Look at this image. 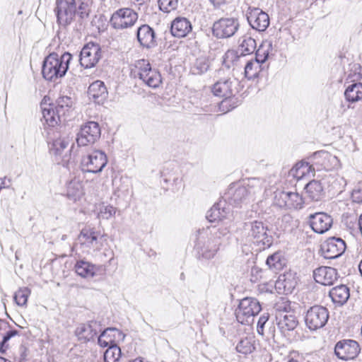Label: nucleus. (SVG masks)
<instances>
[{"instance_id":"nucleus-1","label":"nucleus","mask_w":362,"mask_h":362,"mask_svg":"<svg viewBox=\"0 0 362 362\" xmlns=\"http://www.w3.org/2000/svg\"><path fill=\"white\" fill-rule=\"evenodd\" d=\"M229 233L226 227H208L199 231L196 245L199 253L202 257L210 259L214 257L219 250L222 238Z\"/></svg>"},{"instance_id":"nucleus-2","label":"nucleus","mask_w":362,"mask_h":362,"mask_svg":"<svg viewBox=\"0 0 362 362\" xmlns=\"http://www.w3.org/2000/svg\"><path fill=\"white\" fill-rule=\"evenodd\" d=\"M71 55L65 52L62 56L57 53L49 54L44 60L42 69L43 77L47 81H55L66 73Z\"/></svg>"},{"instance_id":"nucleus-3","label":"nucleus","mask_w":362,"mask_h":362,"mask_svg":"<svg viewBox=\"0 0 362 362\" xmlns=\"http://www.w3.org/2000/svg\"><path fill=\"white\" fill-rule=\"evenodd\" d=\"M267 225L262 221H252L246 222L242 230L243 238L246 241H252L263 247H269L272 243V237L267 234Z\"/></svg>"},{"instance_id":"nucleus-4","label":"nucleus","mask_w":362,"mask_h":362,"mask_svg":"<svg viewBox=\"0 0 362 362\" xmlns=\"http://www.w3.org/2000/svg\"><path fill=\"white\" fill-rule=\"evenodd\" d=\"M262 308L259 302L253 298H245L240 300L235 310L237 320L241 324H249Z\"/></svg>"},{"instance_id":"nucleus-5","label":"nucleus","mask_w":362,"mask_h":362,"mask_svg":"<svg viewBox=\"0 0 362 362\" xmlns=\"http://www.w3.org/2000/svg\"><path fill=\"white\" fill-rule=\"evenodd\" d=\"M328 319V310L321 305L310 307L305 316V325L310 330H317L323 327Z\"/></svg>"},{"instance_id":"nucleus-6","label":"nucleus","mask_w":362,"mask_h":362,"mask_svg":"<svg viewBox=\"0 0 362 362\" xmlns=\"http://www.w3.org/2000/svg\"><path fill=\"white\" fill-rule=\"evenodd\" d=\"M138 20V14L130 8H122L115 11L110 18L111 25L117 30L132 27Z\"/></svg>"},{"instance_id":"nucleus-7","label":"nucleus","mask_w":362,"mask_h":362,"mask_svg":"<svg viewBox=\"0 0 362 362\" xmlns=\"http://www.w3.org/2000/svg\"><path fill=\"white\" fill-rule=\"evenodd\" d=\"M238 20L234 18H222L214 23L212 34L218 39L233 36L239 29Z\"/></svg>"},{"instance_id":"nucleus-8","label":"nucleus","mask_w":362,"mask_h":362,"mask_svg":"<svg viewBox=\"0 0 362 362\" xmlns=\"http://www.w3.org/2000/svg\"><path fill=\"white\" fill-rule=\"evenodd\" d=\"M58 23L63 26L69 25L76 13V0H57L56 8Z\"/></svg>"},{"instance_id":"nucleus-9","label":"nucleus","mask_w":362,"mask_h":362,"mask_svg":"<svg viewBox=\"0 0 362 362\" xmlns=\"http://www.w3.org/2000/svg\"><path fill=\"white\" fill-rule=\"evenodd\" d=\"M107 163L105 153L100 150H95L83 158L81 160L82 170L86 172L100 173Z\"/></svg>"},{"instance_id":"nucleus-10","label":"nucleus","mask_w":362,"mask_h":362,"mask_svg":"<svg viewBox=\"0 0 362 362\" xmlns=\"http://www.w3.org/2000/svg\"><path fill=\"white\" fill-rule=\"evenodd\" d=\"M361 351L358 343L352 339H343L338 341L334 346V354L342 361L356 358Z\"/></svg>"},{"instance_id":"nucleus-11","label":"nucleus","mask_w":362,"mask_h":362,"mask_svg":"<svg viewBox=\"0 0 362 362\" xmlns=\"http://www.w3.org/2000/svg\"><path fill=\"white\" fill-rule=\"evenodd\" d=\"M100 128L95 122H88L81 126L76 142L80 146L94 144L100 137Z\"/></svg>"},{"instance_id":"nucleus-12","label":"nucleus","mask_w":362,"mask_h":362,"mask_svg":"<svg viewBox=\"0 0 362 362\" xmlns=\"http://www.w3.org/2000/svg\"><path fill=\"white\" fill-rule=\"evenodd\" d=\"M101 49L98 44H86L80 53V64L85 69L95 66L101 58Z\"/></svg>"},{"instance_id":"nucleus-13","label":"nucleus","mask_w":362,"mask_h":362,"mask_svg":"<svg viewBox=\"0 0 362 362\" xmlns=\"http://www.w3.org/2000/svg\"><path fill=\"white\" fill-rule=\"evenodd\" d=\"M275 200L280 207L288 209H300L303 206V199L297 192H277L275 193Z\"/></svg>"},{"instance_id":"nucleus-14","label":"nucleus","mask_w":362,"mask_h":362,"mask_svg":"<svg viewBox=\"0 0 362 362\" xmlns=\"http://www.w3.org/2000/svg\"><path fill=\"white\" fill-rule=\"evenodd\" d=\"M346 250L345 242L340 238H328L322 245V256L325 259H335L341 256Z\"/></svg>"},{"instance_id":"nucleus-15","label":"nucleus","mask_w":362,"mask_h":362,"mask_svg":"<svg viewBox=\"0 0 362 362\" xmlns=\"http://www.w3.org/2000/svg\"><path fill=\"white\" fill-rule=\"evenodd\" d=\"M247 19L250 26L258 31H264L269 25L267 13L258 8H249Z\"/></svg>"},{"instance_id":"nucleus-16","label":"nucleus","mask_w":362,"mask_h":362,"mask_svg":"<svg viewBox=\"0 0 362 362\" xmlns=\"http://www.w3.org/2000/svg\"><path fill=\"white\" fill-rule=\"evenodd\" d=\"M100 331V324L97 321L91 320L88 323L78 325L75 330V334L79 341L87 342L93 340Z\"/></svg>"},{"instance_id":"nucleus-17","label":"nucleus","mask_w":362,"mask_h":362,"mask_svg":"<svg viewBox=\"0 0 362 362\" xmlns=\"http://www.w3.org/2000/svg\"><path fill=\"white\" fill-rule=\"evenodd\" d=\"M309 223L313 231L322 234L329 230L333 223V220L327 214L319 212L310 215Z\"/></svg>"},{"instance_id":"nucleus-18","label":"nucleus","mask_w":362,"mask_h":362,"mask_svg":"<svg viewBox=\"0 0 362 362\" xmlns=\"http://www.w3.org/2000/svg\"><path fill=\"white\" fill-rule=\"evenodd\" d=\"M225 197L230 204L235 206L250 200L248 191H247L243 185H231L225 194Z\"/></svg>"},{"instance_id":"nucleus-19","label":"nucleus","mask_w":362,"mask_h":362,"mask_svg":"<svg viewBox=\"0 0 362 362\" xmlns=\"http://www.w3.org/2000/svg\"><path fill=\"white\" fill-rule=\"evenodd\" d=\"M136 37L140 45L144 48L151 49L157 45L155 31L147 24L141 25L138 28Z\"/></svg>"},{"instance_id":"nucleus-20","label":"nucleus","mask_w":362,"mask_h":362,"mask_svg":"<svg viewBox=\"0 0 362 362\" xmlns=\"http://www.w3.org/2000/svg\"><path fill=\"white\" fill-rule=\"evenodd\" d=\"M313 277L316 282L330 286L338 279V273L334 268L329 267H320L313 272Z\"/></svg>"},{"instance_id":"nucleus-21","label":"nucleus","mask_w":362,"mask_h":362,"mask_svg":"<svg viewBox=\"0 0 362 362\" xmlns=\"http://www.w3.org/2000/svg\"><path fill=\"white\" fill-rule=\"evenodd\" d=\"M192 30L191 22L184 17H177L171 23L170 32L174 37L178 38L187 36Z\"/></svg>"},{"instance_id":"nucleus-22","label":"nucleus","mask_w":362,"mask_h":362,"mask_svg":"<svg viewBox=\"0 0 362 362\" xmlns=\"http://www.w3.org/2000/svg\"><path fill=\"white\" fill-rule=\"evenodd\" d=\"M88 94L95 103L103 104L107 98L108 92L103 81H95L89 86Z\"/></svg>"},{"instance_id":"nucleus-23","label":"nucleus","mask_w":362,"mask_h":362,"mask_svg":"<svg viewBox=\"0 0 362 362\" xmlns=\"http://www.w3.org/2000/svg\"><path fill=\"white\" fill-rule=\"evenodd\" d=\"M277 326L281 332L292 331L298 325V321L294 312L290 313H279L276 314Z\"/></svg>"},{"instance_id":"nucleus-24","label":"nucleus","mask_w":362,"mask_h":362,"mask_svg":"<svg viewBox=\"0 0 362 362\" xmlns=\"http://www.w3.org/2000/svg\"><path fill=\"white\" fill-rule=\"evenodd\" d=\"M101 236L99 231L95 230L94 228L86 227L83 228L78 236V240L81 244L87 245L88 247L98 248V238Z\"/></svg>"},{"instance_id":"nucleus-25","label":"nucleus","mask_w":362,"mask_h":362,"mask_svg":"<svg viewBox=\"0 0 362 362\" xmlns=\"http://www.w3.org/2000/svg\"><path fill=\"white\" fill-rule=\"evenodd\" d=\"M231 84L232 82L229 79H221L213 86L212 93L220 98H230L233 95Z\"/></svg>"},{"instance_id":"nucleus-26","label":"nucleus","mask_w":362,"mask_h":362,"mask_svg":"<svg viewBox=\"0 0 362 362\" xmlns=\"http://www.w3.org/2000/svg\"><path fill=\"white\" fill-rule=\"evenodd\" d=\"M42 117L45 120V122L49 127H55L63 119L66 120V118L63 117L62 114L58 113L56 107H53L49 105V107H42Z\"/></svg>"},{"instance_id":"nucleus-27","label":"nucleus","mask_w":362,"mask_h":362,"mask_svg":"<svg viewBox=\"0 0 362 362\" xmlns=\"http://www.w3.org/2000/svg\"><path fill=\"white\" fill-rule=\"evenodd\" d=\"M329 296L334 303L339 305L344 304L350 296L349 289L345 285H340L332 288L329 291Z\"/></svg>"},{"instance_id":"nucleus-28","label":"nucleus","mask_w":362,"mask_h":362,"mask_svg":"<svg viewBox=\"0 0 362 362\" xmlns=\"http://www.w3.org/2000/svg\"><path fill=\"white\" fill-rule=\"evenodd\" d=\"M69 144V141L66 138L57 139L53 141L50 151L56 156L60 157L62 161H67L69 160V156L67 155L69 151L64 154L63 153L68 147Z\"/></svg>"},{"instance_id":"nucleus-29","label":"nucleus","mask_w":362,"mask_h":362,"mask_svg":"<svg viewBox=\"0 0 362 362\" xmlns=\"http://www.w3.org/2000/svg\"><path fill=\"white\" fill-rule=\"evenodd\" d=\"M305 193L312 201H319L323 197V187L321 183L317 180H312L308 182L305 187Z\"/></svg>"},{"instance_id":"nucleus-30","label":"nucleus","mask_w":362,"mask_h":362,"mask_svg":"<svg viewBox=\"0 0 362 362\" xmlns=\"http://www.w3.org/2000/svg\"><path fill=\"white\" fill-rule=\"evenodd\" d=\"M83 194V188L80 180L74 178L71 180L66 187L67 197L74 201L80 199Z\"/></svg>"},{"instance_id":"nucleus-31","label":"nucleus","mask_w":362,"mask_h":362,"mask_svg":"<svg viewBox=\"0 0 362 362\" xmlns=\"http://www.w3.org/2000/svg\"><path fill=\"white\" fill-rule=\"evenodd\" d=\"M256 49V42L250 35H243L238 40V50L240 55L245 56L254 52Z\"/></svg>"},{"instance_id":"nucleus-32","label":"nucleus","mask_w":362,"mask_h":362,"mask_svg":"<svg viewBox=\"0 0 362 362\" xmlns=\"http://www.w3.org/2000/svg\"><path fill=\"white\" fill-rule=\"evenodd\" d=\"M264 181L259 178L252 177L247 180V182L244 183V186L248 191V197L250 199H252L253 197L262 192L264 187Z\"/></svg>"},{"instance_id":"nucleus-33","label":"nucleus","mask_w":362,"mask_h":362,"mask_svg":"<svg viewBox=\"0 0 362 362\" xmlns=\"http://www.w3.org/2000/svg\"><path fill=\"white\" fill-rule=\"evenodd\" d=\"M75 270L77 274L84 278L94 276L96 272L95 265L82 260L76 262Z\"/></svg>"},{"instance_id":"nucleus-34","label":"nucleus","mask_w":362,"mask_h":362,"mask_svg":"<svg viewBox=\"0 0 362 362\" xmlns=\"http://www.w3.org/2000/svg\"><path fill=\"white\" fill-rule=\"evenodd\" d=\"M344 96L349 102H356L362 99V83H355L349 85L345 92Z\"/></svg>"},{"instance_id":"nucleus-35","label":"nucleus","mask_w":362,"mask_h":362,"mask_svg":"<svg viewBox=\"0 0 362 362\" xmlns=\"http://www.w3.org/2000/svg\"><path fill=\"white\" fill-rule=\"evenodd\" d=\"M74 104L73 98L69 96H60L56 100L57 111L58 113L62 114L65 118L66 114L72 110Z\"/></svg>"},{"instance_id":"nucleus-36","label":"nucleus","mask_w":362,"mask_h":362,"mask_svg":"<svg viewBox=\"0 0 362 362\" xmlns=\"http://www.w3.org/2000/svg\"><path fill=\"white\" fill-rule=\"evenodd\" d=\"M149 87L156 88L161 83V76L156 69L148 70V72L141 75V78Z\"/></svg>"},{"instance_id":"nucleus-37","label":"nucleus","mask_w":362,"mask_h":362,"mask_svg":"<svg viewBox=\"0 0 362 362\" xmlns=\"http://www.w3.org/2000/svg\"><path fill=\"white\" fill-rule=\"evenodd\" d=\"M254 342L253 337L243 338L238 343L236 350L238 352L245 355L251 354L255 349Z\"/></svg>"},{"instance_id":"nucleus-38","label":"nucleus","mask_w":362,"mask_h":362,"mask_svg":"<svg viewBox=\"0 0 362 362\" xmlns=\"http://www.w3.org/2000/svg\"><path fill=\"white\" fill-rule=\"evenodd\" d=\"M272 50L271 42H263L256 51L255 60L263 64L269 57V52Z\"/></svg>"},{"instance_id":"nucleus-39","label":"nucleus","mask_w":362,"mask_h":362,"mask_svg":"<svg viewBox=\"0 0 362 362\" xmlns=\"http://www.w3.org/2000/svg\"><path fill=\"white\" fill-rule=\"evenodd\" d=\"M261 69L262 64L255 59L250 60L245 65V75L249 79L255 78L258 76L259 73L261 71Z\"/></svg>"},{"instance_id":"nucleus-40","label":"nucleus","mask_w":362,"mask_h":362,"mask_svg":"<svg viewBox=\"0 0 362 362\" xmlns=\"http://www.w3.org/2000/svg\"><path fill=\"white\" fill-rule=\"evenodd\" d=\"M227 212L224 209H221L219 204L214 205L207 212L206 218L210 222L221 221L226 217Z\"/></svg>"},{"instance_id":"nucleus-41","label":"nucleus","mask_w":362,"mask_h":362,"mask_svg":"<svg viewBox=\"0 0 362 362\" xmlns=\"http://www.w3.org/2000/svg\"><path fill=\"white\" fill-rule=\"evenodd\" d=\"M209 67V60L205 57H201L196 59L192 67V71L194 74H202L206 73Z\"/></svg>"},{"instance_id":"nucleus-42","label":"nucleus","mask_w":362,"mask_h":362,"mask_svg":"<svg viewBox=\"0 0 362 362\" xmlns=\"http://www.w3.org/2000/svg\"><path fill=\"white\" fill-rule=\"evenodd\" d=\"M121 356V350L117 346H110L104 354L105 362H119Z\"/></svg>"},{"instance_id":"nucleus-43","label":"nucleus","mask_w":362,"mask_h":362,"mask_svg":"<svg viewBox=\"0 0 362 362\" xmlns=\"http://www.w3.org/2000/svg\"><path fill=\"white\" fill-rule=\"evenodd\" d=\"M30 294V291L28 288H22L15 293L13 298L18 305L23 306L26 305Z\"/></svg>"},{"instance_id":"nucleus-44","label":"nucleus","mask_w":362,"mask_h":362,"mask_svg":"<svg viewBox=\"0 0 362 362\" xmlns=\"http://www.w3.org/2000/svg\"><path fill=\"white\" fill-rule=\"evenodd\" d=\"M240 57L237 51L228 49L223 56V63L226 67L230 68L238 62Z\"/></svg>"},{"instance_id":"nucleus-45","label":"nucleus","mask_w":362,"mask_h":362,"mask_svg":"<svg viewBox=\"0 0 362 362\" xmlns=\"http://www.w3.org/2000/svg\"><path fill=\"white\" fill-rule=\"evenodd\" d=\"M267 264L270 269L279 270L281 269L283 263L281 259V255L279 252L269 255L266 261Z\"/></svg>"},{"instance_id":"nucleus-46","label":"nucleus","mask_w":362,"mask_h":362,"mask_svg":"<svg viewBox=\"0 0 362 362\" xmlns=\"http://www.w3.org/2000/svg\"><path fill=\"white\" fill-rule=\"evenodd\" d=\"M310 166L308 163H302L296 164L291 170V174L296 178H301L306 173L308 172Z\"/></svg>"},{"instance_id":"nucleus-47","label":"nucleus","mask_w":362,"mask_h":362,"mask_svg":"<svg viewBox=\"0 0 362 362\" xmlns=\"http://www.w3.org/2000/svg\"><path fill=\"white\" fill-rule=\"evenodd\" d=\"M159 8L165 13H169L177 8L178 0H158Z\"/></svg>"},{"instance_id":"nucleus-48","label":"nucleus","mask_w":362,"mask_h":362,"mask_svg":"<svg viewBox=\"0 0 362 362\" xmlns=\"http://www.w3.org/2000/svg\"><path fill=\"white\" fill-rule=\"evenodd\" d=\"M274 309L276 313V314H279V313H290L293 312L291 309V302L284 298H281L276 303Z\"/></svg>"},{"instance_id":"nucleus-49","label":"nucleus","mask_w":362,"mask_h":362,"mask_svg":"<svg viewBox=\"0 0 362 362\" xmlns=\"http://www.w3.org/2000/svg\"><path fill=\"white\" fill-rule=\"evenodd\" d=\"M116 213V209L110 205L102 206L100 209L99 216L104 219H108Z\"/></svg>"},{"instance_id":"nucleus-50","label":"nucleus","mask_w":362,"mask_h":362,"mask_svg":"<svg viewBox=\"0 0 362 362\" xmlns=\"http://www.w3.org/2000/svg\"><path fill=\"white\" fill-rule=\"evenodd\" d=\"M90 12V8L88 3L81 2L78 6V10L76 14L80 18L81 21H83L88 18Z\"/></svg>"},{"instance_id":"nucleus-51","label":"nucleus","mask_w":362,"mask_h":362,"mask_svg":"<svg viewBox=\"0 0 362 362\" xmlns=\"http://www.w3.org/2000/svg\"><path fill=\"white\" fill-rule=\"evenodd\" d=\"M136 67L139 69V78H141V75L144 73L148 72V70H153L151 69L150 63L146 59H140L136 62Z\"/></svg>"},{"instance_id":"nucleus-52","label":"nucleus","mask_w":362,"mask_h":362,"mask_svg":"<svg viewBox=\"0 0 362 362\" xmlns=\"http://www.w3.org/2000/svg\"><path fill=\"white\" fill-rule=\"evenodd\" d=\"M19 332L17 330H9L4 336L2 341L0 343V352H4L5 349L8 347L6 345L7 341L12 337L18 335Z\"/></svg>"},{"instance_id":"nucleus-53","label":"nucleus","mask_w":362,"mask_h":362,"mask_svg":"<svg viewBox=\"0 0 362 362\" xmlns=\"http://www.w3.org/2000/svg\"><path fill=\"white\" fill-rule=\"evenodd\" d=\"M116 329L115 328H107L105 330H104L101 334L98 337V344L102 346V347H106L109 345L110 343L112 342V339H109L108 340H107L105 338H106V334H107V332L108 331H112V330H115Z\"/></svg>"},{"instance_id":"nucleus-54","label":"nucleus","mask_w":362,"mask_h":362,"mask_svg":"<svg viewBox=\"0 0 362 362\" xmlns=\"http://www.w3.org/2000/svg\"><path fill=\"white\" fill-rule=\"evenodd\" d=\"M268 320H269V316H268V315H265V314L262 315L259 318L258 322H257V330L259 334H261V335L264 334V326L266 324V322L268 321Z\"/></svg>"},{"instance_id":"nucleus-55","label":"nucleus","mask_w":362,"mask_h":362,"mask_svg":"<svg viewBox=\"0 0 362 362\" xmlns=\"http://www.w3.org/2000/svg\"><path fill=\"white\" fill-rule=\"evenodd\" d=\"M351 197L354 202L362 203V188L354 189Z\"/></svg>"},{"instance_id":"nucleus-56","label":"nucleus","mask_w":362,"mask_h":362,"mask_svg":"<svg viewBox=\"0 0 362 362\" xmlns=\"http://www.w3.org/2000/svg\"><path fill=\"white\" fill-rule=\"evenodd\" d=\"M226 0H209L211 4L214 5V7H218L221 5L226 3Z\"/></svg>"},{"instance_id":"nucleus-57","label":"nucleus","mask_w":362,"mask_h":362,"mask_svg":"<svg viewBox=\"0 0 362 362\" xmlns=\"http://www.w3.org/2000/svg\"><path fill=\"white\" fill-rule=\"evenodd\" d=\"M0 362H12L8 359H6L5 358L0 357Z\"/></svg>"},{"instance_id":"nucleus-58","label":"nucleus","mask_w":362,"mask_h":362,"mask_svg":"<svg viewBox=\"0 0 362 362\" xmlns=\"http://www.w3.org/2000/svg\"><path fill=\"white\" fill-rule=\"evenodd\" d=\"M358 269H359V271H360V272L361 274V276H362V260L359 263Z\"/></svg>"},{"instance_id":"nucleus-59","label":"nucleus","mask_w":362,"mask_h":362,"mask_svg":"<svg viewBox=\"0 0 362 362\" xmlns=\"http://www.w3.org/2000/svg\"><path fill=\"white\" fill-rule=\"evenodd\" d=\"M130 362H143L141 359H139V358H136L135 360L134 361H132Z\"/></svg>"},{"instance_id":"nucleus-60","label":"nucleus","mask_w":362,"mask_h":362,"mask_svg":"<svg viewBox=\"0 0 362 362\" xmlns=\"http://www.w3.org/2000/svg\"><path fill=\"white\" fill-rule=\"evenodd\" d=\"M288 362H298V361L296 359L291 358V359H289Z\"/></svg>"},{"instance_id":"nucleus-61","label":"nucleus","mask_w":362,"mask_h":362,"mask_svg":"<svg viewBox=\"0 0 362 362\" xmlns=\"http://www.w3.org/2000/svg\"><path fill=\"white\" fill-rule=\"evenodd\" d=\"M66 235L62 236V240H65Z\"/></svg>"}]
</instances>
